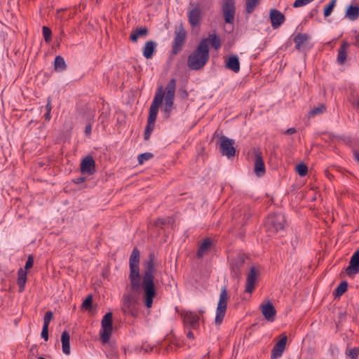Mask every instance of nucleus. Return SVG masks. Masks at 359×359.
<instances>
[{"label":"nucleus","instance_id":"nucleus-56","mask_svg":"<svg viewBox=\"0 0 359 359\" xmlns=\"http://www.w3.org/2000/svg\"><path fill=\"white\" fill-rule=\"evenodd\" d=\"M44 116H45V119L46 121H50V118H51L50 111H46V113L44 115Z\"/></svg>","mask_w":359,"mask_h":359},{"label":"nucleus","instance_id":"nucleus-20","mask_svg":"<svg viewBox=\"0 0 359 359\" xmlns=\"http://www.w3.org/2000/svg\"><path fill=\"white\" fill-rule=\"evenodd\" d=\"M149 34V29L146 27H137L134 29L130 36L131 41L136 43L140 38H146Z\"/></svg>","mask_w":359,"mask_h":359},{"label":"nucleus","instance_id":"nucleus-46","mask_svg":"<svg viewBox=\"0 0 359 359\" xmlns=\"http://www.w3.org/2000/svg\"><path fill=\"white\" fill-rule=\"evenodd\" d=\"M53 312L50 311H47L45 313V316L43 317V326L48 327L49 323H50V320L53 318Z\"/></svg>","mask_w":359,"mask_h":359},{"label":"nucleus","instance_id":"nucleus-54","mask_svg":"<svg viewBox=\"0 0 359 359\" xmlns=\"http://www.w3.org/2000/svg\"><path fill=\"white\" fill-rule=\"evenodd\" d=\"M359 271H348V276L351 278H353L354 276Z\"/></svg>","mask_w":359,"mask_h":359},{"label":"nucleus","instance_id":"nucleus-43","mask_svg":"<svg viewBox=\"0 0 359 359\" xmlns=\"http://www.w3.org/2000/svg\"><path fill=\"white\" fill-rule=\"evenodd\" d=\"M337 0H331L324 10V16L328 17L332 13L334 7L335 6Z\"/></svg>","mask_w":359,"mask_h":359},{"label":"nucleus","instance_id":"nucleus-16","mask_svg":"<svg viewBox=\"0 0 359 359\" xmlns=\"http://www.w3.org/2000/svg\"><path fill=\"white\" fill-rule=\"evenodd\" d=\"M262 313L264 318L269 321H273L276 311L275 307L270 302L267 303H263L260 305Z\"/></svg>","mask_w":359,"mask_h":359},{"label":"nucleus","instance_id":"nucleus-47","mask_svg":"<svg viewBox=\"0 0 359 359\" xmlns=\"http://www.w3.org/2000/svg\"><path fill=\"white\" fill-rule=\"evenodd\" d=\"M93 302L92 295H88L86 299L83 301L82 304V307L86 310L89 309L91 307Z\"/></svg>","mask_w":359,"mask_h":359},{"label":"nucleus","instance_id":"nucleus-21","mask_svg":"<svg viewBox=\"0 0 359 359\" xmlns=\"http://www.w3.org/2000/svg\"><path fill=\"white\" fill-rule=\"evenodd\" d=\"M225 62L226 68L232 70L235 73H238L240 71V62L238 55H231Z\"/></svg>","mask_w":359,"mask_h":359},{"label":"nucleus","instance_id":"nucleus-59","mask_svg":"<svg viewBox=\"0 0 359 359\" xmlns=\"http://www.w3.org/2000/svg\"><path fill=\"white\" fill-rule=\"evenodd\" d=\"M199 313L202 316L205 313V310L201 309L198 311Z\"/></svg>","mask_w":359,"mask_h":359},{"label":"nucleus","instance_id":"nucleus-57","mask_svg":"<svg viewBox=\"0 0 359 359\" xmlns=\"http://www.w3.org/2000/svg\"><path fill=\"white\" fill-rule=\"evenodd\" d=\"M187 337L189 338V339H194V334L191 331H188L187 333Z\"/></svg>","mask_w":359,"mask_h":359},{"label":"nucleus","instance_id":"nucleus-19","mask_svg":"<svg viewBox=\"0 0 359 359\" xmlns=\"http://www.w3.org/2000/svg\"><path fill=\"white\" fill-rule=\"evenodd\" d=\"M258 276L259 271H250L246 280V292L251 293L253 291Z\"/></svg>","mask_w":359,"mask_h":359},{"label":"nucleus","instance_id":"nucleus-37","mask_svg":"<svg viewBox=\"0 0 359 359\" xmlns=\"http://www.w3.org/2000/svg\"><path fill=\"white\" fill-rule=\"evenodd\" d=\"M326 109L324 104H320L316 107H314L309 112V117L312 118L316 115L323 114Z\"/></svg>","mask_w":359,"mask_h":359},{"label":"nucleus","instance_id":"nucleus-52","mask_svg":"<svg viewBox=\"0 0 359 359\" xmlns=\"http://www.w3.org/2000/svg\"><path fill=\"white\" fill-rule=\"evenodd\" d=\"M295 133H296V129L294 128H288L285 131V134H287V135H292V134H294Z\"/></svg>","mask_w":359,"mask_h":359},{"label":"nucleus","instance_id":"nucleus-53","mask_svg":"<svg viewBox=\"0 0 359 359\" xmlns=\"http://www.w3.org/2000/svg\"><path fill=\"white\" fill-rule=\"evenodd\" d=\"M51 109H52V107H51V104H50V100L48 98V102L46 105V111H51Z\"/></svg>","mask_w":359,"mask_h":359},{"label":"nucleus","instance_id":"nucleus-38","mask_svg":"<svg viewBox=\"0 0 359 359\" xmlns=\"http://www.w3.org/2000/svg\"><path fill=\"white\" fill-rule=\"evenodd\" d=\"M345 354L350 359H358L359 356V346L353 348H346Z\"/></svg>","mask_w":359,"mask_h":359},{"label":"nucleus","instance_id":"nucleus-28","mask_svg":"<svg viewBox=\"0 0 359 359\" xmlns=\"http://www.w3.org/2000/svg\"><path fill=\"white\" fill-rule=\"evenodd\" d=\"M212 241L209 238H207L203 240L202 243L199 245L198 252H197V257L198 258L202 257L205 254H206L210 248L212 246Z\"/></svg>","mask_w":359,"mask_h":359},{"label":"nucleus","instance_id":"nucleus-29","mask_svg":"<svg viewBox=\"0 0 359 359\" xmlns=\"http://www.w3.org/2000/svg\"><path fill=\"white\" fill-rule=\"evenodd\" d=\"M69 339V334L67 331L62 332L61 336L62 348V352L65 355H69L70 353Z\"/></svg>","mask_w":359,"mask_h":359},{"label":"nucleus","instance_id":"nucleus-1","mask_svg":"<svg viewBox=\"0 0 359 359\" xmlns=\"http://www.w3.org/2000/svg\"><path fill=\"white\" fill-rule=\"evenodd\" d=\"M131 290L137 293L143 292L147 308H151L153 299L156 294L153 271H130Z\"/></svg>","mask_w":359,"mask_h":359},{"label":"nucleus","instance_id":"nucleus-45","mask_svg":"<svg viewBox=\"0 0 359 359\" xmlns=\"http://www.w3.org/2000/svg\"><path fill=\"white\" fill-rule=\"evenodd\" d=\"M154 124H149L147 123L144 134V138L145 140H148L149 139L151 133L154 130Z\"/></svg>","mask_w":359,"mask_h":359},{"label":"nucleus","instance_id":"nucleus-9","mask_svg":"<svg viewBox=\"0 0 359 359\" xmlns=\"http://www.w3.org/2000/svg\"><path fill=\"white\" fill-rule=\"evenodd\" d=\"M235 141L229 139L224 135L219 137V148L223 156H226L229 158L236 154V149L233 147Z\"/></svg>","mask_w":359,"mask_h":359},{"label":"nucleus","instance_id":"nucleus-22","mask_svg":"<svg viewBox=\"0 0 359 359\" xmlns=\"http://www.w3.org/2000/svg\"><path fill=\"white\" fill-rule=\"evenodd\" d=\"M255 172L259 177L265 173V165L261 154L257 153L255 154Z\"/></svg>","mask_w":359,"mask_h":359},{"label":"nucleus","instance_id":"nucleus-18","mask_svg":"<svg viewBox=\"0 0 359 359\" xmlns=\"http://www.w3.org/2000/svg\"><path fill=\"white\" fill-rule=\"evenodd\" d=\"M287 340V338L285 336L274 345L271 351V359H277L282 355L286 346Z\"/></svg>","mask_w":359,"mask_h":359},{"label":"nucleus","instance_id":"nucleus-14","mask_svg":"<svg viewBox=\"0 0 359 359\" xmlns=\"http://www.w3.org/2000/svg\"><path fill=\"white\" fill-rule=\"evenodd\" d=\"M142 265L144 269H154L160 267V261L154 250H151L148 255L143 259Z\"/></svg>","mask_w":359,"mask_h":359},{"label":"nucleus","instance_id":"nucleus-31","mask_svg":"<svg viewBox=\"0 0 359 359\" xmlns=\"http://www.w3.org/2000/svg\"><path fill=\"white\" fill-rule=\"evenodd\" d=\"M346 17L350 20H356L359 17V6L350 5L346 10Z\"/></svg>","mask_w":359,"mask_h":359},{"label":"nucleus","instance_id":"nucleus-51","mask_svg":"<svg viewBox=\"0 0 359 359\" xmlns=\"http://www.w3.org/2000/svg\"><path fill=\"white\" fill-rule=\"evenodd\" d=\"M91 130H92V126L91 124L89 123L88 124H87L85 127V130H84V133L85 134L88 136L91 134Z\"/></svg>","mask_w":359,"mask_h":359},{"label":"nucleus","instance_id":"nucleus-41","mask_svg":"<svg viewBox=\"0 0 359 359\" xmlns=\"http://www.w3.org/2000/svg\"><path fill=\"white\" fill-rule=\"evenodd\" d=\"M296 171L299 176L304 177L308 172V167L304 163H299L296 166Z\"/></svg>","mask_w":359,"mask_h":359},{"label":"nucleus","instance_id":"nucleus-5","mask_svg":"<svg viewBox=\"0 0 359 359\" xmlns=\"http://www.w3.org/2000/svg\"><path fill=\"white\" fill-rule=\"evenodd\" d=\"M229 300V294L226 287H222L219 294V302L216 310V316L215 321L216 324H221L224 318L227 304Z\"/></svg>","mask_w":359,"mask_h":359},{"label":"nucleus","instance_id":"nucleus-17","mask_svg":"<svg viewBox=\"0 0 359 359\" xmlns=\"http://www.w3.org/2000/svg\"><path fill=\"white\" fill-rule=\"evenodd\" d=\"M188 19L192 27H196L200 24L201 20V11L198 4L189 11Z\"/></svg>","mask_w":359,"mask_h":359},{"label":"nucleus","instance_id":"nucleus-32","mask_svg":"<svg viewBox=\"0 0 359 359\" xmlns=\"http://www.w3.org/2000/svg\"><path fill=\"white\" fill-rule=\"evenodd\" d=\"M54 68L56 72H63L67 69V65L62 56L57 55L55 57L54 61Z\"/></svg>","mask_w":359,"mask_h":359},{"label":"nucleus","instance_id":"nucleus-3","mask_svg":"<svg viewBox=\"0 0 359 359\" xmlns=\"http://www.w3.org/2000/svg\"><path fill=\"white\" fill-rule=\"evenodd\" d=\"M285 218L283 214L276 213L269 215L265 220L264 230L269 236H273L284 229Z\"/></svg>","mask_w":359,"mask_h":359},{"label":"nucleus","instance_id":"nucleus-13","mask_svg":"<svg viewBox=\"0 0 359 359\" xmlns=\"http://www.w3.org/2000/svg\"><path fill=\"white\" fill-rule=\"evenodd\" d=\"M80 170L82 174L91 175L95 172V162L90 156H86L81 162Z\"/></svg>","mask_w":359,"mask_h":359},{"label":"nucleus","instance_id":"nucleus-24","mask_svg":"<svg viewBox=\"0 0 359 359\" xmlns=\"http://www.w3.org/2000/svg\"><path fill=\"white\" fill-rule=\"evenodd\" d=\"M157 43L154 41H147L143 47V55L147 59H151L156 50Z\"/></svg>","mask_w":359,"mask_h":359},{"label":"nucleus","instance_id":"nucleus-25","mask_svg":"<svg viewBox=\"0 0 359 359\" xmlns=\"http://www.w3.org/2000/svg\"><path fill=\"white\" fill-rule=\"evenodd\" d=\"M252 214V213L250 208L243 206L242 208H240L239 209L234 210L233 215L234 218L237 217H243L242 219L245 223L251 217Z\"/></svg>","mask_w":359,"mask_h":359},{"label":"nucleus","instance_id":"nucleus-34","mask_svg":"<svg viewBox=\"0 0 359 359\" xmlns=\"http://www.w3.org/2000/svg\"><path fill=\"white\" fill-rule=\"evenodd\" d=\"M345 269H359V250L353 253L349 265Z\"/></svg>","mask_w":359,"mask_h":359},{"label":"nucleus","instance_id":"nucleus-27","mask_svg":"<svg viewBox=\"0 0 359 359\" xmlns=\"http://www.w3.org/2000/svg\"><path fill=\"white\" fill-rule=\"evenodd\" d=\"M349 43L345 41H342V43L338 50V55H337V62L340 65H343L347 57V53L346 50L349 47Z\"/></svg>","mask_w":359,"mask_h":359},{"label":"nucleus","instance_id":"nucleus-42","mask_svg":"<svg viewBox=\"0 0 359 359\" xmlns=\"http://www.w3.org/2000/svg\"><path fill=\"white\" fill-rule=\"evenodd\" d=\"M153 157H154L153 154H151L150 152H146V153L140 154L137 157V161H138L139 164L142 165L145 161L152 158Z\"/></svg>","mask_w":359,"mask_h":359},{"label":"nucleus","instance_id":"nucleus-50","mask_svg":"<svg viewBox=\"0 0 359 359\" xmlns=\"http://www.w3.org/2000/svg\"><path fill=\"white\" fill-rule=\"evenodd\" d=\"M86 180V177H78L74 179L73 182L75 184H79L83 183Z\"/></svg>","mask_w":359,"mask_h":359},{"label":"nucleus","instance_id":"nucleus-61","mask_svg":"<svg viewBox=\"0 0 359 359\" xmlns=\"http://www.w3.org/2000/svg\"><path fill=\"white\" fill-rule=\"evenodd\" d=\"M357 106L359 107V100L357 101Z\"/></svg>","mask_w":359,"mask_h":359},{"label":"nucleus","instance_id":"nucleus-11","mask_svg":"<svg viewBox=\"0 0 359 359\" xmlns=\"http://www.w3.org/2000/svg\"><path fill=\"white\" fill-rule=\"evenodd\" d=\"M186 328L196 330L199 327L200 317L191 311H184L181 313Z\"/></svg>","mask_w":359,"mask_h":359},{"label":"nucleus","instance_id":"nucleus-8","mask_svg":"<svg viewBox=\"0 0 359 359\" xmlns=\"http://www.w3.org/2000/svg\"><path fill=\"white\" fill-rule=\"evenodd\" d=\"M112 313H107L101 321L100 339L102 344L109 342L112 334Z\"/></svg>","mask_w":359,"mask_h":359},{"label":"nucleus","instance_id":"nucleus-33","mask_svg":"<svg viewBox=\"0 0 359 359\" xmlns=\"http://www.w3.org/2000/svg\"><path fill=\"white\" fill-rule=\"evenodd\" d=\"M27 281V271H19L18 278V285L19 287V292H22L25 290Z\"/></svg>","mask_w":359,"mask_h":359},{"label":"nucleus","instance_id":"nucleus-39","mask_svg":"<svg viewBox=\"0 0 359 359\" xmlns=\"http://www.w3.org/2000/svg\"><path fill=\"white\" fill-rule=\"evenodd\" d=\"M245 10L249 14L252 13L260 0H245Z\"/></svg>","mask_w":359,"mask_h":359},{"label":"nucleus","instance_id":"nucleus-55","mask_svg":"<svg viewBox=\"0 0 359 359\" xmlns=\"http://www.w3.org/2000/svg\"><path fill=\"white\" fill-rule=\"evenodd\" d=\"M354 46H359V34H357L355 36V42H354Z\"/></svg>","mask_w":359,"mask_h":359},{"label":"nucleus","instance_id":"nucleus-6","mask_svg":"<svg viewBox=\"0 0 359 359\" xmlns=\"http://www.w3.org/2000/svg\"><path fill=\"white\" fill-rule=\"evenodd\" d=\"M229 259L232 269H238L240 268H245V269H258L257 266L252 263L250 258L243 253H237L231 258L229 257Z\"/></svg>","mask_w":359,"mask_h":359},{"label":"nucleus","instance_id":"nucleus-60","mask_svg":"<svg viewBox=\"0 0 359 359\" xmlns=\"http://www.w3.org/2000/svg\"><path fill=\"white\" fill-rule=\"evenodd\" d=\"M183 94H184V96H185V97H187V96H188V93H187L186 90H184V91H183Z\"/></svg>","mask_w":359,"mask_h":359},{"label":"nucleus","instance_id":"nucleus-44","mask_svg":"<svg viewBox=\"0 0 359 359\" xmlns=\"http://www.w3.org/2000/svg\"><path fill=\"white\" fill-rule=\"evenodd\" d=\"M43 35L46 42H49L51 39L52 31L48 27L43 26L42 28Z\"/></svg>","mask_w":359,"mask_h":359},{"label":"nucleus","instance_id":"nucleus-12","mask_svg":"<svg viewBox=\"0 0 359 359\" xmlns=\"http://www.w3.org/2000/svg\"><path fill=\"white\" fill-rule=\"evenodd\" d=\"M186 39V32L182 27H180L175 32V38L172 46V53L173 55L178 54L184 43Z\"/></svg>","mask_w":359,"mask_h":359},{"label":"nucleus","instance_id":"nucleus-48","mask_svg":"<svg viewBox=\"0 0 359 359\" xmlns=\"http://www.w3.org/2000/svg\"><path fill=\"white\" fill-rule=\"evenodd\" d=\"M41 335L45 341L48 339V327L43 326Z\"/></svg>","mask_w":359,"mask_h":359},{"label":"nucleus","instance_id":"nucleus-40","mask_svg":"<svg viewBox=\"0 0 359 359\" xmlns=\"http://www.w3.org/2000/svg\"><path fill=\"white\" fill-rule=\"evenodd\" d=\"M173 222H174V220L172 217L161 218V219L159 218L155 221L154 225L157 227H162V226H163V225L172 224Z\"/></svg>","mask_w":359,"mask_h":359},{"label":"nucleus","instance_id":"nucleus-4","mask_svg":"<svg viewBox=\"0 0 359 359\" xmlns=\"http://www.w3.org/2000/svg\"><path fill=\"white\" fill-rule=\"evenodd\" d=\"M176 89V81L172 79L168 83L165 87V92H164V103L162 111L163 112V117L169 118L172 110L174 108V98Z\"/></svg>","mask_w":359,"mask_h":359},{"label":"nucleus","instance_id":"nucleus-2","mask_svg":"<svg viewBox=\"0 0 359 359\" xmlns=\"http://www.w3.org/2000/svg\"><path fill=\"white\" fill-rule=\"evenodd\" d=\"M210 57L208 39H202L196 48L189 55L187 66L193 70L203 67Z\"/></svg>","mask_w":359,"mask_h":359},{"label":"nucleus","instance_id":"nucleus-58","mask_svg":"<svg viewBox=\"0 0 359 359\" xmlns=\"http://www.w3.org/2000/svg\"><path fill=\"white\" fill-rule=\"evenodd\" d=\"M354 157L358 161V162L359 163V152L355 151L354 152Z\"/></svg>","mask_w":359,"mask_h":359},{"label":"nucleus","instance_id":"nucleus-26","mask_svg":"<svg viewBox=\"0 0 359 359\" xmlns=\"http://www.w3.org/2000/svg\"><path fill=\"white\" fill-rule=\"evenodd\" d=\"M310 36L306 33H299L295 35L293 38L294 43H295V48L300 50L304 44H305L309 39Z\"/></svg>","mask_w":359,"mask_h":359},{"label":"nucleus","instance_id":"nucleus-15","mask_svg":"<svg viewBox=\"0 0 359 359\" xmlns=\"http://www.w3.org/2000/svg\"><path fill=\"white\" fill-rule=\"evenodd\" d=\"M270 19L273 29L279 27L285 20V15L278 10L274 8L270 11Z\"/></svg>","mask_w":359,"mask_h":359},{"label":"nucleus","instance_id":"nucleus-35","mask_svg":"<svg viewBox=\"0 0 359 359\" xmlns=\"http://www.w3.org/2000/svg\"><path fill=\"white\" fill-rule=\"evenodd\" d=\"M206 39H208V43L209 42L215 50L220 48L221 41L216 34H210Z\"/></svg>","mask_w":359,"mask_h":359},{"label":"nucleus","instance_id":"nucleus-23","mask_svg":"<svg viewBox=\"0 0 359 359\" xmlns=\"http://www.w3.org/2000/svg\"><path fill=\"white\" fill-rule=\"evenodd\" d=\"M140 252L137 248H135L130 256L129 259V266L130 269H140L139 264H140Z\"/></svg>","mask_w":359,"mask_h":359},{"label":"nucleus","instance_id":"nucleus-10","mask_svg":"<svg viewBox=\"0 0 359 359\" xmlns=\"http://www.w3.org/2000/svg\"><path fill=\"white\" fill-rule=\"evenodd\" d=\"M236 3L234 0H224L222 13L226 23L233 24L236 14Z\"/></svg>","mask_w":359,"mask_h":359},{"label":"nucleus","instance_id":"nucleus-49","mask_svg":"<svg viewBox=\"0 0 359 359\" xmlns=\"http://www.w3.org/2000/svg\"><path fill=\"white\" fill-rule=\"evenodd\" d=\"M34 259L32 256H29L24 269H30L33 266Z\"/></svg>","mask_w":359,"mask_h":359},{"label":"nucleus","instance_id":"nucleus-36","mask_svg":"<svg viewBox=\"0 0 359 359\" xmlns=\"http://www.w3.org/2000/svg\"><path fill=\"white\" fill-rule=\"evenodd\" d=\"M347 287L348 283L345 280L341 281L334 291V295L335 297H341L347 290Z\"/></svg>","mask_w":359,"mask_h":359},{"label":"nucleus","instance_id":"nucleus-7","mask_svg":"<svg viewBox=\"0 0 359 359\" xmlns=\"http://www.w3.org/2000/svg\"><path fill=\"white\" fill-rule=\"evenodd\" d=\"M164 95H165V93L163 90V87L161 86L158 89V90L154 96V98L152 101V103L150 106L149 116H148V119H147L148 123L154 124V123L156 120L158 108H159L160 105L162 104V102H163V100L164 97Z\"/></svg>","mask_w":359,"mask_h":359},{"label":"nucleus","instance_id":"nucleus-30","mask_svg":"<svg viewBox=\"0 0 359 359\" xmlns=\"http://www.w3.org/2000/svg\"><path fill=\"white\" fill-rule=\"evenodd\" d=\"M134 305H135L134 298L130 294L125 295L124 299H123V305L124 312L125 313H126V312L131 313V314L133 315V309L134 307Z\"/></svg>","mask_w":359,"mask_h":359}]
</instances>
